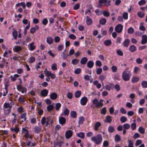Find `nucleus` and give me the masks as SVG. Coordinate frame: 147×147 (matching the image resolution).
<instances>
[{
	"instance_id": "nucleus-26",
	"label": "nucleus",
	"mask_w": 147,
	"mask_h": 147,
	"mask_svg": "<svg viewBox=\"0 0 147 147\" xmlns=\"http://www.w3.org/2000/svg\"><path fill=\"white\" fill-rule=\"evenodd\" d=\"M134 32V28L130 27L127 30V32L130 34H132Z\"/></svg>"
},
{
	"instance_id": "nucleus-10",
	"label": "nucleus",
	"mask_w": 147,
	"mask_h": 147,
	"mask_svg": "<svg viewBox=\"0 0 147 147\" xmlns=\"http://www.w3.org/2000/svg\"><path fill=\"white\" fill-rule=\"evenodd\" d=\"M130 40L128 39H125L123 43L124 46L125 47H127L129 45Z\"/></svg>"
},
{
	"instance_id": "nucleus-48",
	"label": "nucleus",
	"mask_w": 147,
	"mask_h": 147,
	"mask_svg": "<svg viewBox=\"0 0 147 147\" xmlns=\"http://www.w3.org/2000/svg\"><path fill=\"white\" fill-rule=\"evenodd\" d=\"M51 69L53 70H55L57 69V65L55 63H54L52 64L51 66Z\"/></svg>"
},
{
	"instance_id": "nucleus-51",
	"label": "nucleus",
	"mask_w": 147,
	"mask_h": 147,
	"mask_svg": "<svg viewBox=\"0 0 147 147\" xmlns=\"http://www.w3.org/2000/svg\"><path fill=\"white\" fill-rule=\"evenodd\" d=\"M81 71V69L80 68H77L74 71V73L76 74H80Z\"/></svg>"
},
{
	"instance_id": "nucleus-50",
	"label": "nucleus",
	"mask_w": 147,
	"mask_h": 147,
	"mask_svg": "<svg viewBox=\"0 0 147 147\" xmlns=\"http://www.w3.org/2000/svg\"><path fill=\"white\" fill-rule=\"evenodd\" d=\"M35 60V58L34 57H32L30 58L29 62L30 63H32L34 62Z\"/></svg>"
},
{
	"instance_id": "nucleus-64",
	"label": "nucleus",
	"mask_w": 147,
	"mask_h": 147,
	"mask_svg": "<svg viewBox=\"0 0 147 147\" xmlns=\"http://www.w3.org/2000/svg\"><path fill=\"white\" fill-rule=\"evenodd\" d=\"M63 45H58L57 49L59 51H61L63 50Z\"/></svg>"
},
{
	"instance_id": "nucleus-23",
	"label": "nucleus",
	"mask_w": 147,
	"mask_h": 147,
	"mask_svg": "<svg viewBox=\"0 0 147 147\" xmlns=\"http://www.w3.org/2000/svg\"><path fill=\"white\" fill-rule=\"evenodd\" d=\"M81 94V92L80 91H77L75 93V96L76 98H78L80 97Z\"/></svg>"
},
{
	"instance_id": "nucleus-36",
	"label": "nucleus",
	"mask_w": 147,
	"mask_h": 147,
	"mask_svg": "<svg viewBox=\"0 0 147 147\" xmlns=\"http://www.w3.org/2000/svg\"><path fill=\"white\" fill-rule=\"evenodd\" d=\"M143 24V23H141L140 24V26L139 29L140 30L142 31H145L146 30V29L145 27L142 26Z\"/></svg>"
},
{
	"instance_id": "nucleus-32",
	"label": "nucleus",
	"mask_w": 147,
	"mask_h": 147,
	"mask_svg": "<svg viewBox=\"0 0 147 147\" xmlns=\"http://www.w3.org/2000/svg\"><path fill=\"white\" fill-rule=\"evenodd\" d=\"M139 80V78L138 77H134L133 78L131 82L133 83H135L138 82Z\"/></svg>"
},
{
	"instance_id": "nucleus-59",
	"label": "nucleus",
	"mask_w": 147,
	"mask_h": 147,
	"mask_svg": "<svg viewBox=\"0 0 147 147\" xmlns=\"http://www.w3.org/2000/svg\"><path fill=\"white\" fill-rule=\"evenodd\" d=\"M129 143V147H133V144L132 141L128 140Z\"/></svg>"
},
{
	"instance_id": "nucleus-44",
	"label": "nucleus",
	"mask_w": 147,
	"mask_h": 147,
	"mask_svg": "<svg viewBox=\"0 0 147 147\" xmlns=\"http://www.w3.org/2000/svg\"><path fill=\"white\" fill-rule=\"evenodd\" d=\"M138 16L140 18H143L144 16V13L142 12H139L138 13Z\"/></svg>"
},
{
	"instance_id": "nucleus-45",
	"label": "nucleus",
	"mask_w": 147,
	"mask_h": 147,
	"mask_svg": "<svg viewBox=\"0 0 147 147\" xmlns=\"http://www.w3.org/2000/svg\"><path fill=\"white\" fill-rule=\"evenodd\" d=\"M103 14L105 16L108 17L109 16V13L107 11H104L103 12Z\"/></svg>"
},
{
	"instance_id": "nucleus-13",
	"label": "nucleus",
	"mask_w": 147,
	"mask_h": 147,
	"mask_svg": "<svg viewBox=\"0 0 147 147\" xmlns=\"http://www.w3.org/2000/svg\"><path fill=\"white\" fill-rule=\"evenodd\" d=\"M47 42L49 44H51L53 42V39L51 37H47Z\"/></svg>"
},
{
	"instance_id": "nucleus-60",
	"label": "nucleus",
	"mask_w": 147,
	"mask_h": 147,
	"mask_svg": "<svg viewBox=\"0 0 147 147\" xmlns=\"http://www.w3.org/2000/svg\"><path fill=\"white\" fill-rule=\"evenodd\" d=\"M123 18L125 19H127L128 18V13L127 12L124 13L123 15Z\"/></svg>"
},
{
	"instance_id": "nucleus-6",
	"label": "nucleus",
	"mask_w": 147,
	"mask_h": 147,
	"mask_svg": "<svg viewBox=\"0 0 147 147\" xmlns=\"http://www.w3.org/2000/svg\"><path fill=\"white\" fill-rule=\"evenodd\" d=\"M88 101V99L86 97H84L80 100V102L81 105H85Z\"/></svg>"
},
{
	"instance_id": "nucleus-35",
	"label": "nucleus",
	"mask_w": 147,
	"mask_h": 147,
	"mask_svg": "<svg viewBox=\"0 0 147 147\" xmlns=\"http://www.w3.org/2000/svg\"><path fill=\"white\" fill-rule=\"evenodd\" d=\"M61 104L60 103H57L56 104L55 109L56 110L58 111L61 107Z\"/></svg>"
},
{
	"instance_id": "nucleus-14",
	"label": "nucleus",
	"mask_w": 147,
	"mask_h": 147,
	"mask_svg": "<svg viewBox=\"0 0 147 147\" xmlns=\"http://www.w3.org/2000/svg\"><path fill=\"white\" fill-rule=\"evenodd\" d=\"M92 20L90 19L89 16H87L86 17V22L88 25H91L92 23Z\"/></svg>"
},
{
	"instance_id": "nucleus-47",
	"label": "nucleus",
	"mask_w": 147,
	"mask_h": 147,
	"mask_svg": "<svg viewBox=\"0 0 147 147\" xmlns=\"http://www.w3.org/2000/svg\"><path fill=\"white\" fill-rule=\"evenodd\" d=\"M131 127L133 130H134L136 128V125L135 123H133L131 125Z\"/></svg>"
},
{
	"instance_id": "nucleus-54",
	"label": "nucleus",
	"mask_w": 147,
	"mask_h": 147,
	"mask_svg": "<svg viewBox=\"0 0 147 147\" xmlns=\"http://www.w3.org/2000/svg\"><path fill=\"white\" fill-rule=\"evenodd\" d=\"M140 137V134L137 133H136L133 136V138L135 139H136L138 138H139Z\"/></svg>"
},
{
	"instance_id": "nucleus-55",
	"label": "nucleus",
	"mask_w": 147,
	"mask_h": 147,
	"mask_svg": "<svg viewBox=\"0 0 147 147\" xmlns=\"http://www.w3.org/2000/svg\"><path fill=\"white\" fill-rule=\"evenodd\" d=\"M111 69H112V71L113 72H116L117 70V68L115 66H112Z\"/></svg>"
},
{
	"instance_id": "nucleus-21",
	"label": "nucleus",
	"mask_w": 147,
	"mask_h": 147,
	"mask_svg": "<svg viewBox=\"0 0 147 147\" xmlns=\"http://www.w3.org/2000/svg\"><path fill=\"white\" fill-rule=\"evenodd\" d=\"M105 45L106 46H108L111 43V41L110 40H105L104 42Z\"/></svg>"
},
{
	"instance_id": "nucleus-4",
	"label": "nucleus",
	"mask_w": 147,
	"mask_h": 147,
	"mask_svg": "<svg viewBox=\"0 0 147 147\" xmlns=\"http://www.w3.org/2000/svg\"><path fill=\"white\" fill-rule=\"evenodd\" d=\"M72 132L70 130H68L66 131L65 133L66 138L68 139L71 137L72 135Z\"/></svg>"
},
{
	"instance_id": "nucleus-25",
	"label": "nucleus",
	"mask_w": 147,
	"mask_h": 147,
	"mask_svg": "<svg viewBox=\"0 0 147 147\" xmlns=\"http://www.w3.org/2000/svg\"><path fill=\"white\" fill-rule=\"evenodd\" d=\"M79 60L77 59H73L71 61V63L74 65H76L78 64Z\"/></svg>"
},
{
	"instance_id": "nucleus-5",
	"label": "nucleus",
	"mask_w": 147,
	"mask_h": 147,
	"mask_svg": "<svg viewBox=\"0 0 147 147\" xmlns=\"http://www.w3.org/2000/svg\"><path fill=\"white\" fill-rule=\"evenodd\" d=\"M142 39L141 43L143 44H145L147 42V36L146 35H143L142 36Z\"/></svg>"
},
{
	"instance_id": "nucleus-41",
	"label": "nucleus",
	"mask_w": 147,
	"mask_h": 147,
	"mask_svg": "<svg viewBox=\"0 0 147 147\" xmlns=\"http://www.w3.org/2000/svg\"><path fill=\"white\" fill-rule=\"evenodd\" d=\"M113 86V84H110V86H109L108 85H106L105 86V88L107 90L110 91L111 89V88Z\"/></svg>"
},
{
	"instance_id": "nucleus-15",
	"label": "nucleus",
	"mask_w": 147,
	"mask_h": 147,
	"mask_svg": "<svg viewBox=\"0 0 147 147\" xmlns=\"http://www.w3.org/2000/svg\"><path fill=\"white\" fill-rule=\"evenodd\" d=\"M88 59L86 57H84L82 58L80 61V63L82 64H85L87 61Z\"/></svg>"
},
{
	"instance_id": "nucleus-16",
	"label": "nucleus",
	"mask_w": 147,
	"mask_h": 147,
	"mask_svg": "<svg viewBox=\"0 0 147 147\" xmlns=\"http://www.w3.org/2000/svg\"><path fill=\"white\" fill-rule=\"evenodd\" d=\"M34 44V42H32L29 44V46H30L29 49L30 51H32L34 50L36 47V46L33 45V44Z\"/></svg>"
},
{
	"instance_id": "nucleus-27",
	"label": "nucleus",
	"mask_w": 147,
	"mask_h": 147,
	"mask_svg": "<svg viewBox=\"0 0 147 147\" xmlns=\"http://www.w3.org/2000/svg\"><path fill=\"white\" fill-rule=\"evenodd\" d=\"M106 22V20L105 18H102L99 21V23L102 25H104Z\"/></svg>"
},
{
	"instance_id": "nucleus-38",
	"label": "nucleus",
	"mask_w": 147,
	"mask_h": 147,
	"mask_svg": "<svg viewBox=\"0 0 147 147\" xmlns=\"http://www.w3.org/2000/svg\"><path fill=\"white\" fill-rule=\"evenodd\" d=\"M14 49L16 52H18L22 49V48L20 46H15Z\"/></svg>"
},
{
	"instance_id": "nucleus-40",
	"label": "nucleus",
	"mask_w": 147,
	"mask_h": 147,
	"mask_svg": "<svg viewBox=\"0 0 147 147\" xmlns=\"http://www.w3.org/2000/svg\"><path fill=\"white\" fill-rule=\"evenodd\" d=\"M114 131V129L113 127L112 126H110L108 128V131L110 133H112Z\"/></svg>"
},
{
	"instance_id": "nucleus-37",
	"label": "nucleus",
	"mask_w": 147,
	"mask_h": 147,
	"mask_svg": "<svg viewBox=\"0 0 147 147\" xmlns=\"http://www.w3.org/2000/svg\"><path fill=\"white\" fill-rule=\"evenodd\" d=\"M102 69L101 68L96 69V73L97 74L100 75L102 73Z\"/></svg>"
},
{
	"instance_id": "nucleus-3",
	"label": "nucleus",
	"mask_w": 147,
	"mask_h": 147,
	"mask_svg": "<svg viewBox=\"0 0 147 147\" xmlns=\"http://www.w3.org/2000/svg\"><path fill=\"white\" fill-rule=\"evenodd\" d=\"M123 28V26L121 24H119L117 25L115 28V31L118 33L121 32Z\"/></svg>"
},
{
	"instance_id": "nucleus-8",
	"label": "nucleus",
	"mask_w": 147,
	"mask_h": 147,
	"mask_svg": "<svg viewBox=\"0 0 147 147\" xmlns=\"http://www.w3.org/2000/svg\"><path fill=\"white\" fill-rule=\"evenodd\" d=\"M59 121L60 124L63 125L65 123L66 119L63 117H61L59 118Z\"/></svg>"
},
{
	"instance_id": "nucleus-11",
	"label": "nucleus",
	"mask_w": 147,
	"mask_h": 147,
	"mask_svg": "<svg viewBox=\"0 0 147 147\" xmlns=\"http://www.w3.org/2000/svg\"><path fill=\"white\" fill-rule=\"evenodd\" d=\"M136 47L134 45H131L129 47V50L131 52H134L136 50Z\"/></svg>"
},
{
	"instance_id": "nucleus-30",
	"label": "nucleus",
	"mask_w": 147,
	"mask_h": 147,
	"mask_svg": "<svg viewBox=\"0 0 147 147\" xmlns=\"http://www.w3.org/2000/svg\"><path fill=\"white\" fill-rule=\"evenodd\" d=\"M54 107V106L52 105H49L47 107V110L49 112L52 110Z\"/></svg>"
},
{
	"instance_id": "nucleus-18",
	"label": "nucleus",
	"mask_w": 147,
	"mask_h": 147,
	"mask_svg": "<svg viewBox=\"0 0 147 147\" xmlns=\"http://www.w3.org/2000/svg\"><path fill=\"white\" fill-rule=\"evenodd\" d=\"M77 136L81 138H84V134L83 132H81L77 134Z\"/></svg>"
},
{
	"instance_id": "nucleus-34",
	"label": "nucleus",
	"mask_w": 147,
	"mask_h": 147,
	"mask_svg": "<svg viewBox=\"0 0 147 147\" xmlns=\"http://www.w3.org/2000/svg\"><path fill=\"white\" fill-rule=\"evenodd\" d=\"M11 131H14L15 132L17 133L19 131V129L18 127H16L14 129L13 128H11Z\"/></svg>"
},
{
	"instance_id": "nucleus-24",
	"label": "nucleus",
	"mask_w": 147,
	"mask_h": 147,
	"mask_svg": "<svg viewBox=\"0 0 147 147\" xmlns=\"http://www.w3.org/2000/svg\"><path fill=\"white\" fill-rule=\"evenodd\" d=\"M84 121V118L82 117H80L79 118V120L78 121V123L79 124H81L83 123Z\"/></svg>"
},
{
	"instance_id": "nucleus-53",
	"label": "nucleus",
	"mask_w": 147,
	"mask_h": 147,
	"mask_svg": "<svg viewBox=\"0 0 147 147\" xmlns=\"http://www.w3.org/2000/svg\"><path fill=\"white\" fill-rule=\"evenodd\" d=\"M69 37L71 39L74 40L76 38V36L73 34H70Z\"/></svg>"
},
{
	"instance_id": "nucleus-57",
	"label": "nucleus",
	"mask_w": 147,
	"mask_h": 147,
	"mask_svg": "<svg viewBox=\"0 0 147 147\" xmlns=\"http://www.w3.org/2000/svg\"><path fill=\"white\" fill-rule=\"evenodd\" d=\"M142 142L141 140H136L135 145L136 146H138L140 144H141Z\"/></svg>"
},
{
	"instance_id": "nucleus-46",
	"label": "nucleus",
	"mask_w": 147,
	"mask_h": 147,
	"mask_svg": "<svg viewBox=\"0 0 147 147\" xmlns=\"http://www.w3.org/2000/svg\"><path fill=\"white\" fill-rule=\"evenodd\" d=\"M64 113L65 115H68L69 113V110L67 108L65 109L64 110Z\"/></svg>"
},
{
	"instance_id": "nucleus-33",
	"label": "nucleus",
	"mask_w": 147,
	"mask_h": 147,
	"mask_svg": "<svg viewBox=\"0 0 147 147\" xmlns=\"http://www.w3.org/2000/svg\"><path fill=\"white\" fill-rule=\"evenodd\" d=\"M123 127L124 128V129H129L130 128V125L129 124L125 123L123 125Z\"/></svg>"
},
{
	"instance_id": "nucleus-7",
	"label": "nucleus",
	"mask_w": 147,
	"mask_h": 147,
	"mask_svg": "<svg viewBox=\"0 0 147 147\" xmlns=\"http://www.w3.org/2000/svg\"><path fill=\"white\" fill-rule=\"evenodd\" d=\"M50 97L51 99L55 100L57 98V95L55 92H53L50 94Z\"/></svg>"
},
{
	"instance_id": "nucleus-2",
	"label": "nucleus",
	"mask_w": 147,
	"mask_h": 147,
	"mask_svg": "<svg viewBox=\"0 0 147 147\" xmlns=\"http://www.w3.org/2000/svg\"><path fill=\"white\" fill-rule=\"evenodd\" d=\"M91 140L94 142L96 144H99L102 140V136L100 134H97L96 136L92 137L91 138Z\"/></svg>"
},
{
	"instance_id": "nucleus-63",
	"label": "nucleus",
	"mask_w": 147,
	"mask_h": 147,
	"mask_svg": "<svg viewBox=\"0 0 147 147\" xmlns=\"http://www.w3.org/2000/svg\"><path fill=\"white\" fill-rule=\"evenodd\" d=\"M120 112L122 114H125L127 113L126 111L123 108H121L120 110Z\"/></svg>"
},
{
	"instance_id": "nucleus-28",
	"label": "nucleus",
	"mask_w": 147,
	"mask_h": 147,
	"mask_svg": "<svg viewBox=\"0 0 147 147\" xmlns=\"http://www.w3.org/2000/svg\"><path fill=\"white\" fill-rule=\"evenodd\" d=\"M127 120V118L124 116L121 117L120 118V121L122 123L125 122Z\"/></svg>"
},
{
	"instance_id": "nucleus-58",
	"label": "nucleus",
	"mask_w": 147,
	"mask_h": 147,
	"mask_svg": "<svg viewBox=\"0 0 147 147\" xmlns=\"http://www.w3.org/2000/svg\"><path fill=\"white\" fill-rule=\"evenodd\" d=\"M146 3L145 1L144 0H141L138 2V4L139 5H142L145 4Z\"/></svg>"
},
{
	"instance_id": "nucleus-19",
	"label": "nucleus",
	"mask_w": 147,
	"mask_h": 147,
	"mask_svg": "<svg viewBox=\"0 0 147 147\" xmlns=\"http://www.w3.org/2000/svg\"><path fill=\"white\" fill-rule=\"evenodd\" d=\"M71 116L73 118H75L76 117L77 114L76 112L75 111H72L70 113Z\"/></svg>"
},
{
	"instance_id": "nucleus-9",
	"label": "nucleus",
	"mask_w": 147,
	"mask_h": 147,
	"mask_svg": "<svg viewBox=\"0 0 147 147\" xmlns=\"http://www.w3.org/2000/svg\"><path fill=\"white\" fill-rule=\"evenodd\" d=\"M48 91L46 89H44L42 90L41 92V94L43 96H46L48 94Z\"/></svg>"
},
{
	"instance_id": "nucleus-49",
	"label": "nucleus",
	"mask_w": 147,
	"mask_h": 147,
	"mask_svg": "<svg viewBox=\"0 0 147 147\" xmlns=\"http://www.w3.org/2000/svg\"><path fill=\"white\" fill-rule=\"evenodd\" d=\"M24 98L22 97H19L18 98V101L20 102L24 103L25 102Z\"/></svg>"
},
{
	"instance_id": "nucleus-42",
	"label": "nucleus",
	"mask_w": 147,
	"mask_h": 147,
	"mask_svg": "<svg viewBox=\"0 0 147 147\" xmlns=\"http://www.w3.org/2000/svg\"><path fill=\"white\" fill-rule=\"evenodd\" d=\"M121 140V138L119 136L118 134H116L115 136V140L119 142Z\"/></svg>"
},
{
	"instance_id": "nucleus-56",
	"label": "nucleus",
	"mask_w": 147,
	"mask_h": 147,
	"mask_svg": "<svg viewBox=\"0 0 147 147\" xmlns=\"http://www.w3.org/2000/svg\"><path fill=\"white\" fill-rule=\"evenodd\" d=\"M136 62L138 64H140L142 63V61L140 58H138L136 59Z\"/></svg>"
},
{
	"instance_id": "nucleus-20",
	"label": "nucleus",
	"mask_w": 147,
	"mask_h": 147,
	"mask_svg": "<svg viewBox=\"0 0 147 147\" xmlns=\"http://www.w3.org/2000/svg\"><path fill=\"white\" fill-rule=\"evenodd\" d=\"M101 124L99 122H96L95 125V130L97 131L98 129V128L100 126Z\"/></svg>"
},
{
	"instance_id": "nucleus-29",
	"label": "nucleus",
	"mask_w": 147,
	"mask_h": 147,
	"mask_svg": "<svg viewBox=\"0 0 147 147\" xmlns=\"http://www.w3.org/2000/svg\"><path fill=\"white\" fill-rule=\"evenodd\" d=\"M141 85L143 88H147V82L145 81H142L141 83Z\"/></svg>"
},
{
	"instance_id": "nucleus-17",
	"label": "nucleus",
	"mask_w": 147,
	"mask_h": 147,
	"mask_svg": "<svg viewBox=\"0 0 147 147\" xmlns=\"http://www.w3.org/2000/svg\"><path fill=\"white\" fill-rule=\"evenodd\" d=\"M41 130V128L39 127H35L34 128V132L37 134Z\"/></svg>"
},
{
	"instance_id": "nucleus-52",
	"label": "nucleus",
	"mask_w": 147,
	"mask_h": 147,
	"mask_svg": "<svg viewBox=\"0 0 147 147\" xmlns=\"http://www.w3.org/2000/svg\"><path fill=\"white\" fill-rule=\"evenodd\" d=\"M117 53L119 55L122 56L123 55V52L120 50H117Z\"/></svg>"
},
{
	"instance_id": "nucleus-61",
	"label": "nucleus",
	"mask_w": 147,
	"mask_h": 147,
	"mask_svg": "<svg viewBox=\"0 0 147 147\" xmlns=\"http://www.w3.org/2000/svg\"><path fill=\"white\" fill-rule=\"evenodd\" d=\"M96 65L98 67H100L102 65V63L99 61H97L96 62Z\"/></svg>"
},
{
	"instance_id": "nucleus-12",
	"label": "nucleus",
	"mask_w": 147,
	"mask_h": 147,
	"mask_svg": "<svg viewBox=\"0 0 147 147\" xmlns=\"http://www.w3.org/2000/svg\"><path fill=\"white\" fill-rule=\"evenodd\" d=\"M94 65V63L92 61H89L87 63V66L89 68H92Z\"/></svg>"
},
{
	"instance_id": "nucleus-62",
	"label": "nucleus",
	"mask_w": 147,
	"mask_h": 147,
	"mask_svg": "<svg viewBox=\"0 0 147 147\" xmlns=\"http://www.w3.org/2000/svg\"><path fill=\"white\" fill-rule=\"evenodd\" d=\"M106 108L105 107H103L101 111V113L103 115H105V113L106 112Z\"/></svg>"
},
{
	"instance_id": "nucleus-31",
	"label": "nucleus",
	"mask_w": 147,
	"mask_h": 147,
	"mask_svg": "<svg viewBox=\"0 0 147 147\" xmlns=\"http://www.w3.org/2000/svg\"><path fill=\"white\" fill-rule=\"evenodd\" d=\"M138 131L141 134H144L145 132V129L142 127H139Z\"/></svg>"
},
{
	"instance_id": "nucleus-22",
	"label": "nucleus",
	"mask_w": 147,
	"mask_h": 147,
	"mask_svg": "<svg viewBox=\"0 0 147 147\" xmlns=\"http://www.w3.org/2000/svg\"><path fill=\"white\" fill-rule=\"evenodd\" d=\"M112 121L111 117L108 115L106 117V121H105V122H108V123H110Z\"/></svg>"
},
{
	"instance_id": "nucleus-39",
	"label": "nucleus",
	"mask_w": 147,
	"mask_h": 147,
	"mask_svg": "<svg viewBox=\"0 0 147 147\" xmlns=\"http://www.w3.org/2000/svg\"><path fill=\"white\" fill-rule=\"evenodd\" d=\"M103 103L100 102H98L96 105L95 107L96 108H99L102 107L103 106Z\"/></svg>"
},
{
	"instance_id": "nucleus-1",
	"label": "nucleus",
	"mask_w": 147,
	"mask_h": 147,
	"mask_svg": "<svg viewBox=\"0 0 147 147\" xmlns=\"http://www.w3.org/2000/svg\"><path fill=\"white\" fill-rule=\"evenodd\" d=\"M128 69H126L123 71L122 74V77L123 79L125 81H128L129 80L131 73L130 71H127Z\"/></svg>"
},
{
	"instance_id": "nucleus-43",
	"label": "nucleus",
	"mask_w": 147,
	"mask_h": 147,
	"mask_svg": "<svg viewBox=\"0 0 147 147\" xmlns=\"http://www.w3.org/2000/svg\"><path fill=\"white\" fill-rule=\"evenodd\" d=\"M17 32L16 30H14L12 32L13 36L15 39H16L17 36Z\"/></svg>"
}]
</instances>
